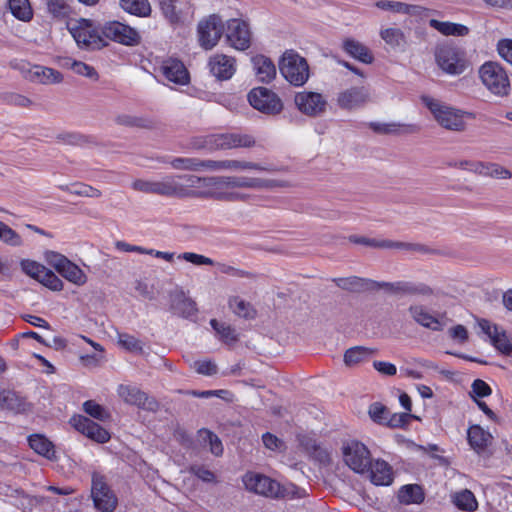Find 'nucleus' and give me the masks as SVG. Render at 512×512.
Wrapping results in <instances>:
<instances>
[{"label":"nucleus","instance_id":"nucleus-1","mask_svg":"<svg viewBox=\"0 0 512 512\" xmlns=\"http://www.w3.org/2000/svg\"><path fill=\"white\" fill-rule=\"evenodd\" d=\"M133 190L145 194H155L167 198H190L194 190H187L175 175H167L160 180L136 179L132 182Z\"/></svg>","mask_w":512,"mask_h":512},{"label":"nucleus","instance_id":"nucleus-2","mask_svg":"<svg viewBox=\"0 0 512 512\" xmlns=\"http://www.w3.org/2000/svg\"><path fill=\"white\" fill-rule=\"evenodd\" d=\"M422 102L430 110L436 122L443 128L451 131L462 132L466 129L464 116L473 118L470 112L451 107L437 99L429 96H423Z\"/></svg>","mask_w":512,"mask_h":512},{"label":"nucleus","instance_id":"nucleus-3","mask_svg":"<svg viewBox=\"0 0 512 512\" xmlns=\"http://www.w3.org/2000/svg\"><path fill=\"white\" fill-rule=\"evenodd\" d=\"M255 139L249 134L242 133H219L210 134L193 143L196 149H206L209 151L227 150L235 148H250L255 146Z\"/></svg>","mask_w":512,"mask_h":512},{"label":"nucleus","instance_id":"nucleus-4","mask_svg":"<svg viewBox=\"0 0 512 512\" xmlns=\"http://www.w3.org/2000/svg\"><path fill=\"white\" fill-rule=\"evenodd\" d=\"M478 73L481 83L494 96L506 97L510 94V79L500 63L487 61L480 66Z\"/></svg>","mask_w":512,"mask_h":512},{"label":"nucleus","instance_id":"nucleus-5","mask_svg":"<svg viewBox=\"0 0 512 512\" xmlns=\"http://www.w3.org/2000/svg\"><path fill=\"white\" fill-rule=\"evenodd\" d=\"M282 76L294 86L304 85L309 78V66L306 59L294 50H287L280 62Z\"/></svg>","mask_w":512,"mask_h":512},{"label":"nucleus","instance_id":"nucleus-6","mask_svg":"<svg viewBox=\"0 0 512 512\" xmlns=\"http://www.w3.org/2000/svg\"><path fill=\"white\" fill-rule=\"evenodd\" d=\"M69 31L77 44L89 50H97L107 45L102 34V29L93 27L90 20L80 19L75 24L69 26Z\"/></svg>","mask_w":512,"mask_h":512},{"label":"nucleus","instance_id":"nucleus-7","mask_svg":"<svg viewBox=\"0 0 512 512\" xmlns=\"http://www.w3.org/2000/svg\"><path fill=\"white\" fill-rule=\"evenodd\" d=\"M45 258L48 264L67 281L77 286H82L87 282L84 271L66 256L55 251H48L45 253Z\"/></svg>","mask_w":512,"mask_h":512},{"label":"nucleus","instance_id":"nucleus-8","mask_svg":"<svg viewBox=\"0 0 512 512\" xmlns=\"http://www.w3.org/2000/svg\"><path fill=\"white\" fill-rule=\"evenodd\" d=\"M224 30L225 25L218 14H211L200 20L197 25L200 46L205 50L213 49L221 39Z\"/></svg>","mask_w":512,"mask_h":512},{"label":"nucleus","instance_id":"nucleus-9","mask_svg":"<svg viewBox=\"0 0 512 512\" xmlns=\"http://www.w3.org/2000/svg\"><path fill=\"white\" fill-rule=\"evenodd\" d=\"M435 59L438 66L448 74H461L466 68L465 54L456 46L448 44L438 46Z\"/></svg>","mask_w":512,"mask_h":512},{"label":"nucleus","instance_id":"nucleus-10","mask_svg":"<svg viewBox=\"0 0 512 512\" xmlns=\"http://www.w3.org/2000/svg\"><path fill=\"white\" fill-rule=\"evenodd\" d=\"M206 185L214 188H253L263 189L279 186L274 180H265L260 178L235 177V176H215L204 180Z\"/></svg>","mask_w":512,"mask_h":512},{"label":"nucleus","instance_id":"nucleus-11","mask_svg":"<svg viewBox=\"0 0 512 512\" xmlns=\"http://www.w3.org/2000/svg\"><path fill=\"white\" fill-rule=\"evenodd\" d=\"M91 496L94 506L102 512H113L117 506V497L100 473L92 474Z\"/></svg>","mask_w":512,"mask_h":512},{"label":"nucleus","instance_id":"nucleus-12","mask_svg":"<svg viewBox=\"0 0 512 512\" xmlns=\"http://www.w3.org/2000/svg\"><path fill=\"white\" fill-rule=\"evenodd\" d=\"M227 44L239 51H245L251 46L252 32L249 24L242 19H229L225 25Z\"/></svg>","mask_w":512,"mask_h":512},{"label":"nucleus","instance_id":"nucleus-13","mask_svg":"<svg viewBox=\"0 0 512 512\" xmlns=\"http://www.w3.org/2000/svg\"><path fill=\"white\" fill-rule=\"evenodd\" d=\"M248 101L253 108L268 115L278 114L283 109L278 95L266 87L253 88L248 94Z\"/></svg>","mask_w":512,"mask_h":512},{"label":"nucleus","instance_id":"nucleus-14","mask_svg":"<svg viewBox=\"0 0 512 512\" xmlns=\"http://www.w3.org/2000/svg\"><path fill=\"white\" fill-rule=\"evenodd\" d=\"M345 463L356 473L364 474L371 464V453L361 442L352 440L343 446Z\"/></svg>","mask_w":512,"mask_h":512},{"label":"nucleus","instance_id":"nucleus-15","mask_svg":"<svg viewBox=\"0 0 512 512\" xmlns=\"http://www.w3.org/2000/svg\"><path fill=\"white\" fill-rule=\"evenodd\" d=\"M117 393L126 404L137 406L140 409L156 412L160 408L159 402L154 397L149 396L136 386L121 384Z\"/></svg>","mask_w":512,"mask_h":512},{"label":"nucleus","instance_id":"nucleus-16","mask_svg":"<svg viewBox=\"0 0 512 512\" xmlns=\"http://www.w3.org/2000/svg\"><path fill=\"white\" fill-rule=\"evenodd\" d=\"M105 40H113L123 45H138L141 37L136 29L118 21L106 23L102 28Z\"/></svg>","mask_w":512,"mask_h":512},{"label":"nucleus","instance_id":"nucleus-17","mask_svg":"<svg viewBox=\"0 0 512 512\" xmlns=\"http://www.w3.org/2000/svg\"><path fill=\"white\" fill-rule=\"evenodd\" d=\"M243 483L247 490L269 498H275L279 491V482L259 473H246Z\"/></svg>","mask_w":512,"mask_h":512},{"label":"nucleus","instance_id":"nucleus-18","mask_svg":"<svg viewBox=\"0 0 512 512\" xmlns=\"http://www.w3.org/2000/svg\"><path fill=\"white\" fill-rule=\"evenodd\" d=\"M70 424L75 430L97 443L103 444L110 439V434L106 429L85 416H73L70 419Z\"/></svg>","mask_w":512,"mask_h":512},{"label":"nucleus","instance_id":"nucleus-19","mask_svg":"<svg viewBox=\"0 0 512 512\" xmlns=\"http://www.w3.org/2000/svg\"><path fill=\"white\" fill-rule=\"evenodd\" d=\"M369 100V93L364 87H352L338 94L337 104L344 110H355L364 106Z\"/></svg>","mask_w":512,"mask_h":512},{"label":"nucleus","instance_id":"nucleus-20","mask_svg":"<svg viewBox=\"0 0 512 512\" xmlns=\"http://www.w3.org/2000/svg\"><path fill=\"white\" fill-rule=\"evenodd\" d=\"M375 485L388 486L393 482L392 467L384 460L377 459L369 465L368 471L364 473Z\"/></svg>","mask_w":512,"mask_h":512},{"label":"nucleus","instance_id":"nucleus-21","mask_svg":"<svg viewBox=\"0 0 512 512\" xmlns=\"http://www.w3.org/2000/svg\"><path fill=\"white\" fill-rule=\"evenodd\" d=\"M210 72L219 80H228L235 73V59L224 54H216L209 60Z\"/></svg>","mask_w":512,"mask_h":512},{"label":"nucleus","instance_id":"nucleus-22","mask_svg":"<svg viewBox=\"0 0 512 512\" xmlns=\"http://www.w3.org/2000/svg\"><path fill=\"white\" fill-rule=\"evenodd\" d=\"M170 298V310L173 314L187 319L196 315L198 311L196 302L187 297L183 291L171 294Z\"/></svg>","mask_w":512,"mask_h":512},{"label":"nucleus","instance_id":"nucleus-23","mask_svg":"<svg viewBox=\"0 0 512 512\" xmlns=\"http://www.w3.org/2000/svg\"><path fill=\"white\" fill-rule=\"evenodd\" d=\"M368 126L371 130L380 135H406L417 133L420 130V127L416 124H402L396 122H370Z\"/></svg>","mask_w":512,"mask_h":512},{"label":"nucleus","instance_id":"nucleus-24","mask_svg":"<svg viewBox=\"0 0 512 512\" xmlns=\"http://www.w3.org/2000/svg\"><path fill=\"white\" fill-rule=\"evenodd\" d=\"M161 70L165 78L175 84L184 85L189 82V73L186 67L177 59L165 61Z\"/></svg>","mask_w":512,"mask_h":512},{"label":"nucleus","instance_id":"nucleus-25","mask_svg":"<svg viewBox=\"0 0 512 512\" xmlns=\"http://www.w3.org/2000/svg\"><path fill=\"white\" fill-rule=\"evenodd\" d=\"M492 439V435L479 425H472L467 431L468 443L479 455L486 451L487 447L491 444Z\"/></svg>","mask_w":512,"mask_h":512},{"label":"nucleus","instance_id":"nucleus-26","mask_svg":"<svg viewBox=\"0 0 512 512\" xmlns=\"http://www.w3.org/2000/svg\"><path fill=\"white\" fill-rule=\"evenodd\" d=\"M298 109L308 115L315 116L320 110V94L316 92H299L295 96Z\"/></svg>","mask_w":512,"mask_h":512},{"label":"nucleus","instance_id":"nucleus-27","mask_svg":"<svg viewBox=\"0 0 512 512\" xmlns=\"http://www.w3.org/2000/svg\"><path fill=\"white\" fill-rule=\"evenodd\" d=\"M411 317L419 325L429 328L433 331L442 330V324L440 321L431 315L423 305L415 304L411 305L408 309Z\"/></svg>","mask_w":512,"mask_h":512},{"label":"nucleus","instance_id":"nucleus-28","mask_svg":"<svg viewBox=\"0 0 512 512\" xmlns=\"http://www.w3.org/2000/svg\"><path fill=\"white\" fill-rule=\"evenodd\" d=\"M433 293V289L427 284L411 281H397L395 282L393 294L399 296H431Z\"/></svg>","mask_w":512,"mask_h":512},{"label":"nucleus","instance_id":"nucleus-29","mask_svg":"<svg viewBox=\"0 0 512 512\" xmlns=\"http://www.w3.org/2000/svg\"><path fill=\"white\" fill-rule=\"evenodd\" d=\"M342 48L349 56L362 63L371 64L374 61V56L370 49L357 40L345 39Z\"/></svg>","mask_w":512,"mask_h":512},{"label":"nucleus","instance_id":"nucleus-30","mask_svg":"<svg viewBox=\"0 0 512 512\" xmlns=\"http://www.w3.org/2000/svg\"><path fill=\"white\" fill-rule=\"evenodd\" d=\"M254 70L259 81L271 82L276 76V67L271 59L263 55L252 58Z\"/></svg>","mask_w":512,"mask_h":512},{"label":"nucleus","instance_id":"nucleus-31","mask_svg":"<svg viewBox=\"0 0 512 512\" xmlns=\"http://www.w3.org/2000/svg\"><path fill=\"white\" fill-rule=\"evenodd\" d=\"M28 77L31 81L46 85L60 83L63 80V76L59 71L40 65L33 66L29 70Z\"/></svg>","mask_w":512,"mask_h":512},{"label":"nucleus","instance_id":"nucleus-32","mask_svg":"<svg viewBox=\"0 0 512 512\" xmlns=\"http://www.w3.org/2000/svg\"><path fill=\"white\" fill-rule=\"evenodd\" d=\"M377 352L378 350L376 348L365 346L351 347L345 351L343 361L346 366L354 367L368 361L371 357L376 355Z\"/></svg>","mask_w":512,"mask_h":512},{"label":"nucleus","instance_id":"nucleus-33","mask_svg":"<svg viewBox=\"0 0 512 512\" xmlns=\"http://www.w3.org/2000/svg\"><path fill=\"white\" fill-rule=\"evenodd\" d=\"M28 443L31 449H33L37 454L47 458L48 460L55 459L54 445L44 435L33 434L29 436Z\"/></svg>","mask_w":512,"mask_h":512},{"label":"nucleus","instance_id":"nucleus-34","mask_svg":"<svg viewBox=\"0 0 512 512\" xmlns=\"http://www.w3.org/2000/svg\"><path fill=\"white\" fill-rule=\"evenodd\" d=\"M398 500L405 505L420 504L424 501L423 489L417 484L404 485L398 492Z\"/></svg>","mask_w":512,"mask_h":512},{"label":"nucleus","instance_id":"nucleus-35","mask_svg":"<svg viewBox=\"0 0 512 512\" xmlns=\"http://www.w3.org/2000/svg\"><path fill=\"white\" fill-rule=\"evenodd\" d=\"M121 8L137 17H149L152 13V7L148 0H119Z\"/></svg>","mask_w":512,"mask_h":512},{"label":"nucleus","instance_id":"nucleus-36","mask_svg":"<svg viewBox=\"0 0 512 512\" xmlns=\"http://www.w3.org/2000/svg\"><path fill=\"white\" fill-rule=\"evenodd\" d=\"M429 26L445 36H466L469 33V28L465 25L442 22L436 19L429 20Z\"/></svg>","mask_w":512,"mask_h":512},{"label":"nucleus","instance_id":"nucleus-37","mask_svg":"<svg viewBox=\"0 0 512 512\" xmlns=\"http://www.w3.org/2000/svg\"><path fill=\"white\" fill-rule=\"evenodd\" d=\"M161 14L164 19L171 25L181 22L182 13L178 8V0H157Z\"/></svg>","mask_w":512,"mask_h":512},{"label":"nucleus","instance_id":"nucleus-38","mask_svg":"<svg viewBox=\"0 0 512 512\" xmlns=\"http://www.w3.org/2000/svg\"><path fill=\"white\" fill-rule=\"evenodd\" d=\"M332 281L341 289L350 292H363L368 290L369 279L358 276H350L344 278H334Z\"/></svg>","mask_w":512,"mask_h":512},{"label":"nucleus","instance_id":"nucleus-39","mask_svg":"<svg viewBox=\"0 0 512 512\" xmlns=\"http://www.w3.org/2000/svg\"><path fill=\"white\" fill-rule=\"evenodd\" d=\"M228 305L232 312L238 317L244 319H254L256 317L257 312L252 304L243 300L239 296L231 297Z\"/></svg>","mask_w":512,"mask_h":512},{"label":"nucleus","instance_id":"nucleus-40","mask_svg":"<svg viewBox=\"0 0 512 512\" xmlns=\"http://www.w3.org/2000/svg\"><path fill=\"white\" fill-rule=\"evenodd\" d=\"M300 447L315 460H319V445L317 435L314 432H303L297 436Z\"/></svg>","mask_w":512,"mask_h":512},{"label":"nucleus","instance_id":"nucleus-41","mask_svg":"<svg viewBox=\"0 0 512 512\" xmlns=\"http://www.w3.org/2000/svg\"><path fill=\"white\" fill-rule=\"evenodd\" d=\"M46 7L48 13L58 20L69 18L73 13V9L68 0H47Z\"/></svg>","mask_w":512,"mask_h":512},{"label":"nucleus","instance_id":"nucleus-42","mask_svg":"<svg viewBox=\"0 0 512 512\" xmlns=\"http://www.w3.org/2000/svg\"><path fill=\"white\" fill-rule=\"evenodd\" d=\"M376 7L382 10H390L402 14H417L420 10H423L421 6L408 5L397 1L381 0L376 2Z\"/></svg>","mask_w":512,"mask_h":512},{"label":"nucleus","instance_id":"nucleus-43","mask_svg":"<svg viewBox=\"0 0 512 512\" xmlns=\"http://www.w3.org/2000/svg\"><path fill=\"white\" fill-rule=\"evenodd\" d=\"M8 6L14 17L27 22L33 17L29 0H8Z\"/></svg>","mask_w":512,"mask_h":512},{"label":"nucleus","instance_id":"nucleus-44","mask_svg":"<svg viewBox=\"0 0 512 512\" xmlns=\"http://www.w3.org/2000/svg\"><path fill=\"white\" fill-rule=\"evenodd\" d=\"M220 189L221 188H215V190L210 191H195V195H193V197L211 198L217 201L226 202H232L243 199V196L240 193L221 191Z\"/></svg>","mask_w":512,"mask_h":512},{"label":"nucleus","instance_id":"nucleus-45","mask_svg":"<svg viewBox=\"0 0 512 512\" xmlns=\"http://www.w3.org/2000/svg\"><path fill=\"white\" fill-rule=\"evenodd\" d=\"M453 503L461 510L464 511H475L478 507L477 500L474 494L468 490L464 489L453 496Z\"/></svg>","mask_w":512,"mask_h":512},{"label":"nucleus","instance_id":"nucleus-46","mask_svg":"<svg viewBox=\"0 0 512 512\" xmlns=\"http://www.w3.org/2000/svg\"><path fill=\"white\" fill-rule=\"evenodd\" d=\"M115 122L118 125L127 127H139L145 129L154 128L153 121L141 117L132 116L129 114H120L116 116Z\"/></svg>","mask_w":512,"mask_h":512},{"label":"nucleus","instance_id":"nucleus-47","mask_svg":"<svg viewBox=\"0 0 512 512\" xmlns=\"http://www.w3.org/2000/svg\"><path fill=\"white\" fill-rule=\"evenodd\" d=\"M381 38L392 48L402 47L406 43L405 35L399 28H386L380 32Z\"/></svg>","mask_w":512,"mask_h":512},{"label":"nucleus","instance_id":"nucleus-48","mask_svg":"<svg viewBox=\"0 0 512 512\" xmlns=\"http://www.w3.org/2000/svg\"><path fill=\"white\" fill-rule=\"evenodd\" d=\"M386 249H400L421 254H431L434 252L433 249L424 244L392 241L388 239H386Z\"/></svg>","mask_w":512,"mask_h":512},{"label":"nucleus","instance_id":"nucleus-49","mask_svg":"<svg viewBox=\"0 0 512 512\" xmlns=\"http://www.w3.org/2000/svg\"><path fill=\"white\" fill-rule=\"evenodd\" d=\"M491 343L501 354L505 356L512 355V338H510L503 329H500L496 335L492 337Z\"/></svg>","mask_w":512,"mask_h":512},{"label":"nucleus","instance_id":"nucleus-50","mask_svg":"<svg viewBox=\"0 0 512 512\" xmlns=\"http://www.w3.org/2000/svg\"><path fill=\"white\" fill-rule=\"evenodd\" d=\"M390 410L380 402L370 404L368 415L373 422L379 425H385L389 418Z\"/></svg>","mask_w":512,"mask_h":512},{"label":"nucleus","instance_id":"nucleus-51","mask_svg":"<svg viewBox=\"0 0 512 512\" xmlns=\"http://www.w3.org/2000/svg\"><path fill=\"white\" fill-rule=\"evenodd\" d=\"M480 175L490 176L498 179H510L512 173L505 167L496 163H484Z\"/></svg>","mask_w":512,"mask_h":512},{"label":"nucleus","instance_id":"nucleus-52","mask_svg":"<svg viewBox=\"0 0 512 512\" xmlns=\"http://www.w3.org/2000/svg\"><path fill=\"white\" fill-rule=\"evenodd\" d=\"M224 170L242 171V170H267L259 163L241 160H224Z\"/></svg>","mask_w":512,"mask_h":512},{"label":"nucleus","instance_id":"nucleus-53","mask_svg":"<svg viewBox=\"0 0 512 512\" xmlns=\"http://www.w3.org/2000/svg\"><path fill=\"white\" fill-rule=\"evenodd\" d=\"M83 410L89 416L100 421H106L110 418L109 412H107L104 407L93 400L85 401L83 403Z\"/></svg>","mask_w":512,"mask_h":512},{"label":"nucleus","instance_id":"nucleus-54","mask_svg":"<svg viewBox=\"0 0 512 512\" xmlns=\"http://www.w3.org/2000/svg\"><path fill=\"white\" fill-rule=\"evenodd\" d=\"M0 241L11 246L22 245L21 236L2 221H0Z\"/></svg>","mask_w":512,"mask_h":512},{"label":"nucleus","instance_id":"nucleus-55","mask_svg":"<svg viewBox=\"0 0 512 512\" xmlns=\"http://www.w3.org/2000/svg\"><path fill=\"white\" fill-rule=\"evenodd\" d=\"M199 434L203 438L204 442L209 443L210 451L213 455L220 456L223 454L222 442L216 434L207 429L199 430Z\"/></svg>","mask_w":512,"mask_h":512},{"label":"nucleus","instance_id":"nucleus-56","mask_svg":"<svg viewBox=\"0 0 512 512\" xmlns=\"http://www.w3.org/2000/svg\"><path fill=\"white\" fill-rule=\"evenodd\" d=\"M118 343L126 350L135 353H142L143 345L140 340L136 337L127 334L120 333L118 334Z\"/></svg>","mask_w":512,"mask_h":512},{"label":"nucleus","instance_id":"nucleus-57","mask_svg":"<svg viewBox=\"0 0 512 512\" xmlns=\"http://www.w3.org/2000/svg\"><path fill=\"white\" fill-rule=\"evenodd\" d=\"M413 418L415 416L411 413H390L385 426L393 429L406 428Z\"/></svg>","mask_w":512,"mask_h":512},{"label":"nucleus","instance_id":"nucleus-58","mask_svg":"<svg viewBox=\"0 0 512 512\" xmlns=\"http://www.w3.org/2000/svg\"><path fill=\"white\" fill-rule=\"evenodd\" d=\"M212 328L220 335L225 342H235L237 340L235 330L225 323H220L216 319L210 321Z\"/></svg>","mask_w":512,"mask_h":512},{"label":"nucleus","instance_id":"nucleus-59","mask_svg":"<svg viewBox=\"0 0 512 512\" xmlns=\"http://www.w3.org/2000/svg\"><path fill=\"white\" fill-rule=\"evenodd\" d=\"M170 164L176 170L199 171L200 159L179 157L174 158Z\"/></svg>","mask_w":512,"mask_h":512},{"label":"nucleus","instance_id":"nucleus-60","mask_svg":"<svg viewBox=\"0 0 512 512\" xmlns=\"http://www.w3.org/2000/svg\"><path fill=\"white\" fill-rule=\"evenodd\" d=\"M348 240L351 243L364 245L375 249H386V239L368 238L365 236L350 235Z\"/></svg>","mask_w":512,"mask_h":512},{"label":"nucleus","instance_id":"nucleus-61","mask_svg":"<svg viewBox=\"0 0 512 512\" xmlns=\"http://www.w3.org/2000/svg\"><path fill=\"white\" fill-rule=\"evenodd\" d=\"M21 268L24 273H26L30 277L36 279L37 281H40L43 273L46 270L45 266L39 264L36 261H32V260H23L21 262Z\"/></svg>","mask_w":512,"mask_h":512},{"label":"nucleus","instance_id":"nucleus-62","mask_svg":"<svg viewBox=\"0 0 512 512\" xmlns=\"http://www.w3.org/2000/svg\"><path fill=\"white\" fill-rule=\"evenodd\" d=\"M39 282L53 291H61L64 286L63 281L48 268H46Z\"/></svg>","mask_w":512,"mask_h":512},{"label":"nucleus","instance_id":"nucleus-63","mask_svg":"<svg viewBox=\"0 0 512 512\" xmlns=\"http://www.w3.org/2000/svg\"><path fill=\"white\" fill-rule=\"evenodd\" d=\"M304 494V491L299 489L293 484L289 485H281L279 483V491L277 492V496H275L274 499H280V498H288V499H295V498H301Z\"/></svg>","mask_w":512,"mask_h":512},{"label":"nucleus","instance_id":"nucleus-64","mask_svg":"<svg viewBox=\"0 0 512 512\" xmlns=\"http://www.w3.org/2000/svg\"><path fill=\"white\" fill-rule=\"evenodd\" d=\"M491 393L492 389L485 381L481 379H476L473 381L470 392V396L473 399H476L477 397H487L491 395Z\"/></svg>","mask_w":512,"mask_h":512}]
</instances>
